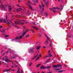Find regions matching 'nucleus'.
I'll use <instances>...</instances> for the list:
<instances>
[{"label":"nucleus","mask_w":73,"mask_h":73,"mask_svg":"<svg viewBox=\"0 0 73 73\" xmlns=\"http://www.w3.org/2000/svg\"><path fill=\"white\" fill-rule=\"evenodd\" d=\"M7 16H6V21L5 20V19H1L0 20V23H1V22H2V21H3L4 23H6L8 25H10V23H9V21L8 20V19H7Z\"/></svg>","instance_id":"f257e3e1"},{"label":"nucleus","mask_w":73,"mask_h":73,"mask_svg":"<svg viewBox=\"0 0 73 73\" xmlns=\"http://www.w3.org/2000/svg\"><path fill=\"white\" fill-rule=\"evenodd\" d=\"M63 72V70H60V71H58V72L59 73H61V72Z\"/></svg>","instance_id":"cd10ccee"},{"label":"nucleus","mask_w":73,"mask_h":73,"mask_svg":"<svg viewBox=\"0 0 73 73\" xmlns=\"http://www.w3.org/2000/svg\"><path fill=\"white\" fill-rule=\"evenodd\" d=\"M31 32H33V33H35V31H34V30H33L32 29H31Z\"/></svg>","instance_id":"c85d7f7f"},{"label":"nucleus","mask_w":73,"mask_h":73,"mask_svg":"<svg viewBox=\"0 0 73 73\" xmlns=\"http://www.w3.org/2000/svg\"><path fill=\"white\" fill-rule=\"evenodd\" d=\"M13 64H14V62H12V64L13 65Z\"/></svg>","instance_id":"79ce46f5"},{"label":"nucleus","mask_w":73,"mask_h":73,"mask_svg":"<svg viewBox=\"0 0 73 73\" xmlns=\"http://www.w3.org/2000/svg\"><path fill=\"white\" fill-rule=\"evenodd\" d=\"M48 73H52L51 72H48Z\"/></svg>","instance_id":"6e6d98bb"},{"label":"nucleus","mask_w":73,"mask_h":73,"mask_svg":"<svg viewBox=\"0 0 73 73\" xmlns=\"http://www.w3.org/2000/svg\"><path fill=\"white\" fill-rule=\"evenodd\" d=\"M1 61H0V65L1 64Z\"/></svg>","instance_id":"de8ad7c7"},{"label":"nucleus","mask_w":73,"mask_h":73,"mask_svg":"<svg viewBox=\"0 0 73 73\" xmlns=\"http://www.w3.org/2000/svg\"><path fill=\"white\" fill-rule=\"evenodd\" d=\"M37 55H38V54L36 55L35 56V57H34L32 59V60H33L34 59H35V58H36V57H37Z\"/></svg>","instance_id":"b1692460"},{"label":"nucleus","mask_w":73,"mask_h":73,"mask_svg":"<svg viewBox=\"0 0 73 73\" xmlns=\"http://www.w3.org/2000/svg\"><path fill=\"white\" fill-rule=\"evenodd\" d=\"M52 66L54 68H58V67H59V66H60V65H52Z\"/></svg>","instance_id":"2eb2a0df"},{"label":"nucleus","mask_w":73,"mask_h":73,"mask_svg":"<svg viewBox=\"0 0 73 73\" xmlns=\"http://www.w3.org/2000/svg\"><path fill=\"white\" fill-rule=\"evenodd\" d=\"M60 68H56V70H60Z\"/></svg>","instance_id":"e433bc0d"},{"label":"nucleus","mask_w":73,"mask_h":73,"mask_svg":"<svg viewBox=\"0 0 73 73\" xmlns=\"http://www.w3.org/2000/svg\"><path fill=\"white\" fill-rule=\"evenodd\" d=\"M17 6H18V7H19V5H17Z\"/></svg>","instance_id":"603ef678"},{"label":"nucleus","mask_w":73,"mask_h":73,"mask_svg":"<svg viewBox=\"0 0 73 73\" xmlns=\"http://www.w3.org/2000/svg\"><path fill=\"white\" fill-rule=\"evenodd\" d=\"M32 28H33L34 29H35L36 30H38V29L36 27L32 26Z\"/></svg>","instance_id":"f3484780"},{"label":"nucleus","mask_w":73,"mask_h":73,"mask_svg":"<svg viewBox=\"0 0 73 73\" xmlns=\"http://www.w3.org/2000/svg\"><path fill=\"white\" fill-rule=\"evenodd\" d=\"M0 3L1 4V5H0V8H2V9H3V10H5V9L4 7V6H3V4H2V2H1V0H0Z\"/></svg>","instance_id":"6e6552de"},{"label":"nucleus","mask_w":73,"mask_h":73,"mask_svg":"<svg viewBox=\"0 0 73 73\" xmlns=\"http://www.w3.org/2000/svg\"><path fill=\"white\" fill-rule=\"evenodd\" d=\"M28 3L27 5H28V7L30 8V9L31 10H33V9L32 8V6L31 5V2L29 1L28 2Z\"/></svg>","instance_id":"0eeeda50"},{"label":"nucleus","mask_w":73,"mask_h":73,"mask_svg":"<svg viewBox=\"0 0 73 73\" xmlns=\"http://www.w3.org/2000/svg\"><path fill=\"white\" fill-rule=\"evenodd\" d=\"M45 13V14H46L47 13Z\"/></svg>","instance_id":"5fc2aeb1"},{"label":"nucleus","mask_w":73,"mask_h":73,"mask_svg":"<svg viewBox=\"0 0 73 73\" xmlns=\"http://www.w3.org/2000/svg\"><path fill=\"white\" fill-rule=\"evenodd\" d=\"M40 48H41V46H38L37 47L36 49L38 50V49H40Z\"/></svg>","instance_id":"aec40b11"},{"label":"nucleus","mask_w":73,"mask_h":73,"mask_svg":"<svg viewBox=\"0 0 73 73\" xmlns=\"http://www.w3.org/2000/svg\"><path fill=\"white\" fill-rule=\"evenodd\" d=\"M3 31H1V30H0V31H1V32H4V29H3Z\"/></svg>","instance_id":"2f4dec72"},{"label":"nucleus","mask_w":73,"mask_h":73,"mask_svg":"<svg viewBox=\"0 0 73 73\" xmlns=\"http://www.w3.org/2000/svg\"><path fill=\"white\" fill-rule=\"evenodd\" d=\"M38 35L39 36H40V37H41V36H42V35L40 34H38Z\"/></svg>","instance_id":"7c9ffc66"},{"label":"nucleus","mask_w":73,"mask_h":73,"mask_svg":"<svg viewBox=\"0 0 73 73\" xmlns=\"http://www.w3.org/2000/svg\"><path fill=\"white\" fill-rule=\"evenodd\" d=\"M64 66H65V65H64Z\"/></svg>","instance_id":"69168bd1"},{"label":"nucleus","mask_w":73,"mask_h":73,"mask_svg":"<svg viewBox=\"0 0 73 73\" xmlns=\"http://www.w3.org/2000/svg\"><path fill=\"white\" fill-rule=\"evenodd\" d=\"M2 60H4V58H3Z\"/></svg>","instance_id":"49530a36"},{"label":"nucleus","mask_w":73,"mask_h":73,"mask_svg":"<svg viewBox=\"0 0 73 73\" xmlns=\"http://www.w3.org/2000/svg\"><path fill=\"white\" fill-rule=\"evenodd\" d=\"M20 69V68H18V70L17 71V73H23V70H21V72H20V70H19Z\"/></svg>","instance_id":"f8f14e48"},{"label":"nucleus","mask_w":73,"mask_h":73,"mask_svg":"<svg viewBox=\"0 0 73 73\" xmlns=\"http://www.w3.org/2000/svg\"><path fill=\"white\" fill-rule=\"evenodd\" d=\"M29 37V35H28L26 36V38H28Z\"/></svg>","instance_id":"a878e982"},{"label":"nucleus","mask_w":73,"mask_h":73,"mask_svg":"<svg viewBox=\"0 0 73 73\" xmlns=\"http://www.w3.org/2000/svg\"><path fill=\"white\" fill-rule=\"evenodd\" d=\"M43 48H44V49H45V48H46V46H43Z\"/></svg>","instance_id":"f704fd0d"},{"label":"nucleus","mask_w":73,"mask_h":73,"mask_svg":"<svg viewBox=\"0 0 73 73\" xmlns=\"http://www.w3.org/2000/svg\"><path fill=\"white\" fill-rule=\"evenodd\" d=\"M4 54H5V53H4V54H3L2 56H3V55H4Z\"/></svg>","instance_id":"864d4df0"},{"label":"nucleus","mask_w":73,"mask_h":73,"mask_svg":"<svg viewBox=\"0 0 73 73\" xmlns=\"http://www.w3.org/2000/svg\"><path fill=\"white\" fill-rule=\"evenodd\" d=\"M27 32V31H26L25 33H23V34L22 35H21L20 36L17 37L15 38V40H19V39H21L22 37L26 34V33Z\"/></svg>","instance_id":"7ed1b4c3"},{"label":"nucleus","mask_w":73,"mask_h":73,"mask_svg":"<svg viewBox=\"0 0 73 73\" xmlns=\"http://www.w3.org/2000/svg\"><path fill=\"white\" fill-rule=\"evenodd\" d=\"M17 12H19L18 11H23V10L22 9L19 8L17 9Z\"/></svg>","instance_id":"ddd939ff"},{"label":"nucleus","mask_w":73,"mask_h":73,"mask_svg":"<svg viewBox=\"0 0 73 73\" xmlns=\"http://www.w3.org/2000/svg\"><path fill=\"white\" fill-rule=\"evenodd\" d=\"M5 57H6L5 60L6 62H12L11 61H10L8 59V58L7 57H6L5 56Z\"/></svg>","instance_id":"9d476101"},{"label":"nucleus","mask_w":73,"mask_h":73,"mask_svg":"<svg viewBox=\"0 0 73 73\" xmlns=\"http://www.w3.org/2000/svg\"><path fill=\"white\" fill-rule=\"evenodd\" d=\"M10 70H11V71H15V70H11V69H10Z\"/></svg>","instance_id":"58836bf2"},{"label":"nucleus","mask_w":73,"mask_h":73,"mask_svg":"<svg viewBox=\"0 0 73 73\" xmlns=\"http://www.w3.org/2000/svg\"><path fill=\"white\" fill-rule=\"evenodd\" d=\"M38 0H37L36 1V3H38Z\"/></svg>","instance_id":"37998d69"},{"label":"nucleus","mask_w":73,"mask_h":73,"mask_svg":"<svg viewBox=\"0 0 73 73\" xmlns=\"http://www.w3.org/2000/svg\"><path fill=\"white\" fill-rule=\"evenodd\" d=\"M58 1L59 2H60V0H58Z\"/></svg>","instance_id":"8fccbe9b"},{"label":"nucleus","mask_w":73,"mask_h":73,"mask_svg":"<svg viewBox=\"0 0 73 73\" xmlns=\"http://www.w3.org/2000/svg\"><path fill=\"white\" fill-rule=\"evenodd\" d=\"M48 3H49V2H46L45 3V4L46 5V7H48Z\"/></svg>","instance_id":"5701e85b"},{"label":"nucleus","mask_w":73,"mask_h":73,"mask_svg":"<svg viewBox=\"0 0 73 73\" xmlns=\"http://www.w3.org/2000/svg\"><path fill=\"white\" fill-rule=\"evenodd\" d=\"M15 57H17V55L16 54H15Z\"/></svg>","instance_id":"c9c22d12"},{"label":"nucleus","mask_w":73,"mask_h":73,"mask_svg":"<svg viewBox=\"0 0 73 73\" xmlns=\"http://www.w3.org/2000/svg\"><path fill=\"white\" fill-rule=\"evenodd\" d=\"M42 73H45V72H43Z\"/></svg>","instance_id":"09e8293b"},{"label":"nucleus","mask_w":73,"mask_h":73,"mask_svg":"<svg viewBox=\"0 0 73 73\" xmlns=\"http://www.w3.org/2000/svg\"><path fill=\"white\" fill-rule=\"evenodd\" d=\"M29 53H33L34 50L32 48H30L29 50Z\"/></svg>","instance_id":"1a4fd4ad"},{"label":"nucleus","mask_w":73,"mask_h":73,"mask_svg":"<svg viewBox=\"0 0 73 73\" xmlns=\"http://www.w3.org/2000/svg\"><path fill=\"white\" fill-rule=\"evenodd\" d=\"M50 46H52V43H50Z\"/></svg>","instance_id":"72a5a7b5"},{"label":"nucleus","mask_w":73,"mask_h":73,"mask_svg":"<svg viewBox=\"0 0 73 73\" xmlns=\"http://www.w3.org/2000/svg\"><path fill=\"white\" fill-rule=\"evenodd\" d=\"M39 7H40V8L41 9V6L40 5H39Z\"/></svg>","instance_id":"4c0bfd02"},{"label":"nucleus","mask_w":73,"mask_h":73,"mask_svg":"<svg viewBox=\"0 0 73 73\" xmlns=\"http://www.w3.org/2000/svg\"><path fill=\"white\" fill-rule=\"evenodd\" d=\"M60 6L61 8H59L58 7H53L52 8L50 9V10H52V11H53V12L55 13L56 11H54V10H56L57 9H58L59 10H61L62 9V5H60Z\"/></svg>","instance_id":"f03ea898"},{"label":"nucleus","mask_w":73,"mask_h":73,"mask_svg":"<svg viewBox=\"0 0 73 73\" xmlns=\"http://www.w3.org/2000/svg\"><path fill=\"white\" fill-rule=\"evenodd\" d=\"M32 63H31L29 64V66H31V65H32Z\"/></svg>","instance_id":"473e14b6"},{"label":"nucleus","mask_w":73,"mask_h":73,"mask_svg":"<svg viewBox=\"0 0 73 73\" xmlns=\"http://www.w3.org/2000/svg\"><path fill=\"white\" fill-rule=\"evenodd\" d=\"M15 61L17 63H17H18V62H17L16 61Z\"/></svg>","instance_id":"a18cd8bd"},{"label":"nucleus","mask_w":73,"mask_h":73,"mask_svg":"<svg viewBox=\"0 0 73 73\" xmlns=\"http://www.w3.org/2000/svg\"><path fill=\"white\" fill-rule=\"evenodd\" d=\"M41 4H42V5L43 7V9H42V12H43L44 10V5H43V4H42V3H41Z\"/></svg>","instance_id":"6ab92c4d"},{"label":"nucleus","mask_w":73,"mask_h":73,"mask_svg":"<svg viewBox=\"0 0 73 73\" xmlns=\"http://www.w3.org/2000/svg\"><path fill=\"white\" fill-rule=\"evenodd\" d=\"M41 64H39L37 65H36V67H38V66H40V65H41Z\"/></svg>","instance_id":"393cba45"},{"label":"nucleus","mask_w":73,"mask_h":73,"mask_svg":"<svg viewBox=\"0 0 73 73\" xmlns=\"http://www.w3.org/2000/svg\"><path fill=\"white\" fill-rule=\"evenodd\" d=\"M9 37V35H5V38H6V37Z\"/></svg>","instance_id":"bb28decb"},{"label":"nucleus","mask_w":73,"mask_h":73,"mask_svg":"<svg viewBox=\"0 0 73 73\" xmlns=\"http://www.w3.org/2000/svg\"><path fill=\"white\" fill-rule=\"evenodd\" d=\"M7 71H11V68H9V69L5 70H3V72H7Z\"/></svg>","instance_id":"dca6fc26"},{"label":"nucleus","mask_w":73,"mask_h":73,"mask_svg":"<svg viewBox=\"0 0 73 73\" xmlns=\"http://www.w3.org/2000/svg\"><path fill=\"white\" fill-rule=\"evenodd\" d=\"M17 66H15V67H16V68H17Z\"/></svg>","instance_id":"3c124183"},{"label":"nucleus","mask_w":73,"mask_h":73,"mask_svg":"<svg viewBox=\"0 0 73 73\" xmlns=\"http://www.w3.org/2000/svg\"><path fill=\"white\" fill-rule=\"evenodd\" d=\"M10 21L11 23L12 24H13V23H12V21H10V20H9V21Z\"/></svg>","instance_id":"ea45409f"},{"label":"nucleus","mask_w":73,"mask_h":73,"mask_svg":"<svg viewBox=\"0 0 73 73\" xmlns=\"http://www.w3.org/2000/svg\"><path fill=\"white\" fill-rule=\"evenodd\" d=\"M38 73H40V72H38Z\"/></svg>","instance_id":"0e129e2a"},{"label":"nucleus","mask_w":73,"mask_h":73,"mask_svg":"<svg viewBox=\"0 0 73 73\" xmlns=\"http://www.w3.org/2000/svg\"><path fill=\"white\" fill-rule=\"evenodd\" d=\"M11 7V6L9 7V11H11L12 10V8L9 7Z\"/></svg>","instance_id":"412c9836"},{"label":"nucleus","mask_w":73,"mask_h":73,"mask_svg":"<svg viewBox=\"0 0 73 73\" xmlns=\"http://www.w3.org/2000/svg\"><path fill=\"white\" fill-rule=\"evenodd\" d=\"M8 51H7V52H6V53H8Z\"/></svg>","instance_id":"052dcab7"},{"label":"nucleus","mask_w":73,"mask_h":73,"mask_svg":"<svg viewBox=\"0 0 73 73\" xmlns=\"http://www.w3.org/2000/svg\"><path fill=\"white\" fill-rule=\"evenodd\" d=\"M50 61V60L49 59H47V61H46V63H45L44 64H46V63H48V62H49V61Z\"/></svg>","instance_id":"a211bd4d"},{"label":"nucleus","mask_w":73,"mask_h":73,"mask_svg":"<svg viewBox=\"0 0 73 73\" xmlns=\"http://www.w3.org/2000/svg\"><path fill=\"white\" fill-rule=\"evenodd\" d=\"M2 28V26H0V28Z\"/></svg>","instance_id":"c03bdc74"},{"label":"nucleus","mask_w":73,"mask_h":73,"mask_svg":"<svg viewBox=\"0 0 73 73\" xmlns=\"http://www.w3.org/2000/svg\"><path fill=\"white\" fill-rule=\"evenodd\" d=\"M18 2H20V1H18Z\"/></svg>","instance_id":"4d7b16f0"},{"label":"nucleus","mask_w":73,"mask_h":73,"mask_svg":"<svg viewBox=\"0 0 73 73\" xmlns=\"http://www.w3.org/2000/svg\"><path fill=\"white\" fill-rule=\"evenodd\" d=\"M13 68V66H12V68Z\"/></svg>","instance_id":"680f3d73"},{"label":"nucleus","mask_w":73,"mask_h":73,"mask_svg":"<svg viewBox=\"0 0 73 73\" xmlns=\"http://www.w3.org/2000/svg\"><path fill=\"white\" fill-rule=\"evenodd\" d=\"M16 16H17V17H20V15H17Z\"/></svg>","instance_id":"c756f323"},{"label":"nucleus","mask_w":73,"mask_h":73,"mask_svg":"<svg viewBox=\"0 0 73 73\" xmlns=\"http://www.w3.org/2000/svg\"><path fill=\"white\" fill-rule=\"evenodd\" d=\"M48 57V56H46L45 57V58H46V57Z\"/></svg>","instance_id":"a19ab883"},{"label":"nucleus","mask_w":73,"mask_h":73,"mask_svg":"<svg viewBox=\"0 0 73 73\" xmlns=\"http://www.w3.org/2000/svg\"><path fill=\"white\" fill-rule=\"evenodd\" d=\"M48 52L49 54L48 55V57H52V55L50 54V50H49Z\"/></svg>","instance_id":"9b49d317"},{"label":"nucleus","mask_w":73,"mask_h":73,"mask_svg":"<svg viewBox=\"0 0 73 73\" xmlns=\"http://www.w3.org/2000/svg\"><path fill=\"white\" fill-rule=\"evenodd\" d=\"M18 22L16 21L15 22V23L16 24H20V23H21V25H24V23L21 22H24L25 21V20H19V19H18Z\"/></svg>","instance_id":"20e7f679"},{"label":"nucleus","mask_w":73,"mask_h":73,"mask_svg":"<svg viewBox=\"0 0 73 73\" xmlns=\"http://www.w3.org/2000/svg\"><path fill=\"white\" fill-rule=\"evenodd\" d=\"M10 58L11 59H15V58H16V57H10Z\"/></svg>","instance_id":"4be33fe9"},{"label":"nucleus","mask_w":73,"mask_h":73,"mask_svg":"<svg viewBox=\"0 0 73 73\" xmlns=\"http://www.w3.org/2000/svg\"><path fill=\"white\" fill-rule=\"evenodd\" d=\"M7 67H8V66H7Z\"/></svg>","instance_id":"774afa93"},{"label":"nucleus","mask_w":73,"mask_h":73,"mask_svg":"<svg viewBox=\"0 0 73 73\" xmlns=\"http://www.w3.org/2000/svg\"><path fill=\"white\" fill-rule=\"evenodd\" d=\"M43 1H45V0H43Z\"/></svg>","instance_id":"e2e57ef3"},{"label":"nucleus","mask_w":73,"mask_h":73,"mask_svg":"<svg viewBox=\"0 0 73 73\" xmlns=\"http://www.w3.org/2000/svg\"><path fill=\"white\" fill-rule=\"evenodd\" d=\"M50 66H48L47 67L44 66H42L40 67L41 69H49V68H50Z\"/></svg>","instance_id":"423d86ee"},{"label":"nucleus","mask_w":73,"mask_h":73,"mask_svg":"<svg viewBox=\"0 0 73 73\" xmlns=\"http://www.w3.org/2000/svg\"><path fill=\"white\" fill-rule=\"evenodd\" d=\"M12 41H13V40H14L12 39Z\"/></svg>","instance_id":"13d9d810"},{"label":"nucleus","mask_w":73,"mask_h":73,"mask_svg":"<svg viewBox=\"0 0 73 73\" xmlns=\"http://www.w3.org/2000/svg\"><path fill=\"white\" fill-rule=\"evenodd\" d=\"M44 35L46 37L47 39V40L45 42V44H46V43H48V40L50 41V42L51 43H52V40H51L50 38H49L48 36H47V35H46V34H45Z\"/></svg>","instance_id":"39448f33"},{"label":"nucleus","mask_w":73,"mask_h":73,"mask_svg":"<svg viewBox=\"0 0 73 73\" xmlns=\"http://www.w3.org/2000/svg\"><path fill=\"white\" fill-rule=\"evenodd\" d=\"M12 26H14V25H12Z\"/></svg>","instance_id":"338daca9"},{"label":"nucleus","mask_w":73,"mask_h":73,"mask_svg":"<svg viewBox=\"0 0 73 73\" xmlns=\"http://www.w3.org/2000/svg\"><path fill=\"white\" fill-rule=\"evenodd\" d=\"M42 56V55L41 54H39V56L35 60L36 61H37V60H38V59H39L40 58V57H41Z\"/></svg>","instance_id":"4468645a"},{"label":"nucleus","mask_w":73,"mask_h":73,"mask_svg":"<svg viewBox=\"0 0 73 73\" xmlns=\"http://www.w3.org/2000/svg\"><path fill=\"white\" fill-rule=\"evenodd\" d=\"M23 8H24V9L25 8V7H23Z\"/></svg>","instance_id":"bf43d9fd"}]
</instances>
